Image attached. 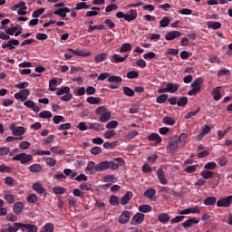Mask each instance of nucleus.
I'll use <instances>...</instances> for the list:
<instances>
[{
	"mask_svg": "<svg viewBox=\"0 0 232 232\" xmlns=\"http://www.w3.org/2000/svg\"><path fill=\"white\" fill-rule=\"evenodd\" d=\"M22 226V231H27V232H37L39 231V228L34 225V224H23L20 225Z\"/></svg>",
	"mask_w": 232,
	"mask_h": 232,
	"instance_id": "15",
	"label": "nucleus"
},
{
	"mask_svg": "<svg viewBox=\"0 0 232 232\" xmlns=\"http://www.w3.org/2000/svg\"><path fill=\"white\" fill-rule=\"evenodd\" d=\"M166 101H168V94H161L158 96L156 99V102H158V104H164Z\"/></svg>",
	"mask_w": 232,
	"mask_h": 232,
	"instance_id": "54",
	"label": "nucleus"
},
{
	"mask_svg": "<svg viewBox=\"0 0 232 232\" xmlns=\"http://www.w3.org/2000/svg\"><path fill=\"white\" fill-rule=\"evenodd\" d=\"M188 104V97L183 96L178 100V106L184 108Z\"/></svg>",
	"mask_w": 232,
	"mask_h": 232,
	"instance_id": "51",
	"label": "nucleus"
},
{
	"mask_svg": "<svg viewBox=\"0 0 232 232\" xmlns=\"http://www.w3.org/2000/svg\"><path fill=\"white\" fill-rule=\"evenodd\" d=\"M108 59L107 53H102L94 57L95 63H102V61H106Z\"/></svg>",
	"mask_w": 232,
	"mask_h": 232,
	"instance_id": "32",
	"label": "nucleus"
},
{
	"mask_svg": "<svg viewBox=\"0 0 232 232\" xmlns=\"http://www.w3.org/2000/svg\"><path fill=\"white\" fill-rule=\"evenodd\" d=\"M24 127H16L15 130H14L13 135L21 136L24 135Z\"/></svg>",
	"mask_w": 232,
	"mask_h": 232,
	"instance_id": "52",
	"label": "nucleus"
},
{
	"mask_svg": "<svg viewBox=\"0 0 232 232\" xmlns=\"http://www.w3.org/2000/svg\"><path fill=\"white\" fill-rule=\"evenodd\" d=\"M19 229H22V223H14V227L9 226L7 227L8 232H17Z\"/></svg>",
	"mask_w": 232,
	"mask_h": 232,
	"instance_id": "39",
	"label": "nucleus"
},
{
	"mask_svg": "<svg viewBox=\"0 0 232 232\" xmlns=\"http://www.w3.org/2000/svg\"><path fill=\"white\" fill-rule=\"evenodd\" d=\"M117 144H119V141H114V142H105L103 143V148H105V150H113V148L117 147Z\"/></svg>",
	"mask_w": 232,
	"mask_h": 232,
	"instance_id": "50",
	"label": "nucleus"
},
{
	"mask_svg": "<svg viewBox=\"0 0 232 232\" xmlns=\"http://www.w3.org/2000/svg\"><path fill=\"white\" fill-rule=\"evenodd\" d=\"M111 119V112L105 111L100 117V122H108Z\"/></svg>",
	"mask_w": 232,
	"mask_h": 232,
	"instance_id": "34",
	"label": "nucleus"
},
{
	"mask_svg": "<svg viewBox=\"0 0 232 232\" xmlns=\"http://www.w3.org/2000/svg\"><path fill=\"white\" fill-rule=\"evenodd\" d=\"M213 175H215V173L211 170L205 169L201 171V177L205 179V180H208V179H213Z\"/></svg>",
	"mask_w": 232,
	"mask_h": 232,
	"instance_id": "35",
	"label": "nucleus"
},
{
	"mask_svg": "<svg viewBox=\"0 0 232 232\" xmlns=\"http://www.w3.org/2000/svg\"><path fill=\"white\" fill-rule=\"evenodd\" d=\"M68 52H70L71 53H73V55H78L79 57H88V55H90V53H86L83 51H79V50H73V49H67Z\"/></svg>",
	"mask_w": 232,
	"mask_h": 232,
	"instance_id": "28",
	"label": "nucleus"
},
{
	"mask_svg": "<svg viewBox=\"0 0 232 232\" xmlns=\"http://www.w3.org/2000/svg\"><path fill=\"white\" fill-rule=\"evenodd\" d=\"M157 194V190L155 188H149L144 192V197L147 198H153L154 195Z\"/></svg>",
	"mask_w": 232,
	"mask_h": 232,
	"instance_id": "41",
	"label": "nucleus"
},
{
	"mask_svg": "<svg viewBox=\"0 0 232 232\" xmlns=\"http://www.w3.org/2000/svg\"><path fill=\"white\" fill-rule=\"evenodd\" d=\"M169 23H171V20H169V17L164 16L160 21V28H166V26L169 25Z\"/></svg>",
	"mask_w": 232,
	"mask_h": 232,
	"instance_id": "40",
	"label": "nucleus"
},
{
	"mask_svg": "<svg viewBox=\"0 0 232 232\" xmlns=\"http://www.w3.org/2000/svg\"><path fill=\"white\" fill-rule=\"evenodd\" d=\"M217 198L215 197H207L204 201L203 204H205L206 206H215V204H217Z\"/></svg>",
	"mask_w": 232,
	"mask_h": 232,
	"instance_id": "30",
	"label": "nucleus"
},
{
	"mask_svg": "<svg viewBox=\"0 0 232 232\" xmlns=\"http://www.w3.org/2000/svg\"><path fill=\"white\" fill-rule=\"evenodd\" d=\"M90 5L86 4V2H81L76 5L74 10H88L90 8Z\"/></svg>",
	"mask_w": 232,
	"mask_h": 232,
	"instance_id": "42",
	"label": "nucleus"
},
{
	"mask_svg": "<svg viewBox=\"0 0 232 232\" xmlns=\"http://www.w3.org/2000/svg\"><path fill=\"white\" fill-rule=\"evenodd\" d=\"M149 140H152L153 142H157V144H160L162 142V139L157 133H152L149 136Z\"/></svg>",
	"mask_w": 232,
	"mask_h": 232,
	"instance_id": "37",
	"label": "nucleus"
},
{
	"mask_svg": "<svg viewBox=\"0 0 232 232\" xmlns=\"http://www.w3.org/2000/svg\"><path fill=\"white\" fill-rule=\"evenodd\" d=\"M43 14H44V8L42 7L38 10L34 11L32 14V17H34V19H37V17H41Z\"/></svg>",
	"mask_w": 232,
	"mask_h": 232,
	"instance_id": "55",
	"label": "nucleus"
},
{
	"mask_svg": "<svg viewBox=\"0 0 232 232\" xmlns=\"http://www.w3.org/2000/svg\"><path fill=\"white\" fill-rule=\"evenodd\" d=\"M179 88H180V85H179L178 83L169 82L167 84V92L169 93H175V92L179 91Z\"/></svg>",
	"mask_w": 232,
	"mask_h": 232,
	"instance_id": "22",
	"label": "nucleus"
},
{
	"mask_svg": "<svg viewBox=\"0 0 232 232\" xmlns=\"http://www.w3.org/2000/svg\"><path fill=\"white\" fill-rule=\"evenodd\" d=\"M179 37H182L181 32L170 31L166 34L165 39H166V41H173L175 39H179Z\"/></svg>",
	"mask_w": 232,
	"mask_h": 232,
	"instance_id": "7",
	"label": "nucleus"
},
{
	"mask_svg": "<svg viewBox=\"0 0 232 232\" xmlns=\"http://www.w3.org/2000/svg\"><path fill=\"white\" fill-rule=\"evenodd\" d=\"M137 19V10L130 9L129 14H125V21L128 23H131V21H135Z\"/></svg>",
	"mask_w": 232,
	"mask_h": 232,
	"instance_id": "16",
	"label": "nucleus"
},
{
	"mask_svg": "<svg viewBox=\"0 0 232 232\" xmlns=\"http://www.w3.org/2000/svg\"><path fill=\"white\" fill-rule=\"evenodd\" d=\"M64 93H70V87H62L56 92V95H64Z\"/></svg>",
	"mask_w": 232,
	"mask_h": 232,
	"instance_id": "58",
	"label": "nucleus"
},
{
	"mask_svg": "<svg viewBox=\"0 0 232 232\" xmlns=\"http://www.w3.org/2000/svg\"><path fill=\"white\" fill-rule=\"evenodd\" d=\"M169 214L168 213H161L158 216V220L160 222V224H168L169 222Z\"/></svg>",
	"mask_w": 232,
	"mask_h": 232,
	"instance_id": "23",
	"label": "nucleus"
},
{
	"mask_svg": "<svg viewBox=\"0 0 232 232\" xmlns=\"http://www.w3.org/2000/svg\"><path fill=\"white\" fill-rule=\"evenodd\" d=\"M24 106H26V108H29L30 110L35 112L41 111V109L37 105H35V102H34V101L32 100L25 101L24 102Z\"/></svg>",
	"mask_w": 232,
	"mask_h": 232,
	"instance_id": "13",
	"label": "nucleus"
},
{
	"mask_svg": "<svg viewBox=\"0 0 232 232\" xmlns=\"http://www.w3.org/2000/svg\"><path fill=\"white\" fill-rule=\"evenodd\" d=\"M71 10L68 7L60 8L53 12L54 15H59L62 19H66V14H70Z\"/></svg>",
	"mask_w": 232,
	"mask_h": 232,
	"instance_id": "14",
	"label": "nucleus"
},
{
	"mask_svg": "<svg viewBox=\"0 0 232 232\" xmlns=\"http://www.w3.org/2000/svg\"><path fill=\"white\" fill-rule=\"evenodd\" d=\"M20 150H28L30 148V142L29 141H22L19 143Z\"/></svg>",
	"mask_w": 232,
	"mask_h": 232,
	"instance_id": "64",
	"label": "nucleus"
},
{
	"mask_svg": "<svg viewBox=\"0 0 232 232\" xmlns=\"http://www.w3.org/2000/svg\"><path fill=\"white\" fill-rule=\"evenodd\" d=\"M221 89L222 86H218L212 90L211 95L213 96L214 101H220V99H222V94L220 93Z\"/></svg>",
	"mask_w": 232,
	"mask_h": 232,
	"instance_id": "19",
	"label": "nucleus"
},
{
	"mask_svg": "<svg viewBox=\"0 0 232 232\" xmlns=\"http://www.w3.org/2000/svg\"><path fill=\"white\" fill-rule=\"evenodd\" d=\"M17 30H19L17 26L9 27L5 29V34H7V35H14Z\"/></svg>",
	"mask_w": 232,
	"mask_h": 232,
	"instance_id": "62",
	"label": "nucleus"
},
{
	"mask_svg": "<svg viewBox=\"0 0 232 232\" xmlns=\"http://www.w3.org/2000/svg\"><path fill=\"white\" fill-rule=\"evenodd\" d=\"M30 96V90L28 89H23L20 92L14 93V99L22 101V102H24L26 99Z\"/></svg>",
	"mask_w": 232,
	"mask_h": 232,
	"instance_id": "4",
	"label": "nucleus"
},
{
	"mask_svg": "<svg viewBox=\"0 0 232 232\" xmlns=\"http://www.w3.org/2000/svg\"><path fill=\"white\" fill-rule=\"evenodd\" d=\"M13 160H18L20 164L26 165L34 160V156L26 153H20L14 156Z\"/></svg>",
	"mask_w": 232,
	"mask_h": 232,
	"instance_id": "2",
	"label": "nucleus"
},
{
	"mask_svg": "<svg viewBox=\"0 0 232 232\" xmlns=\"http://www.w3.org/2000/svg\"><path fill=\"white\" fill-rule=\"evenodd\" d=\"M232 195L222 198L217 201L218 208H231Z\"/></svg>",
	"mask_w": 232,
	"mask_h": 232,
	"instance_id": "3",
	"label": "nucleus"
},
{
	"mask_svg": "<svg viewBox=\"0 0 232 232\" xmlns=\"http://www.w3.org/2000/svg\"><path fill=\"white\" fill-rule=\"evenodd\" d=\"M144 222V214L138 212L132 218L130 224L131 226H139V224H142Z\"/></svg>",
	"mask_w": 232,
	"mask_h": 232,
	"instance_id": "6",
	"label": "nucleus"
},
{
	"mask_svg": "<svg viewBox=\"0 0 232 232\" xmlns=\"http://www.w3.org/2000/svg\"><path fill=\"white\" fill-rule=\"evenodd\" d=\"M130 212L128 210H125L121 213V215L118 218L119 224H128L130 222Z\"/></svg>",
	"mask_w": 232,
	"mask_h": 232,
	"instance_id": "9",
	"label": "nucleus"
},
{
	"mask_svg": "<svg viewBox=\"0 0 232 232\" xmlns=\"http://www.w3.org/2000/svg\"><path fill=\"white\" fill-rule=\"evenodd\" d=\"M157 177L160 184H163V186H167L168 179H166V173L162 169H159L157 170Z\"/></svg>",
	"mask_w": 232,
	"mask_h": 232,
	"instance_id": "10",
	"label": "nucleus"
},
{
	"mask_svg": "<svg viewBox=\"0 0 232 232\" xmlns=\"http://www.w3.org/2000/svg\"><path fill=\"white\" fill-rule=\"evenodd\" d=\"M163 123L169 126H173L175 124V120L169 116L163 118Z\"/></svg>",
	"mask_w": 232,
	"mask_h": 232,
	"instance_id": "57",
	"label": "nucleus"
},
{
	"mask_svg": "<svg viewBox=\"0 0 232 232\" xmlns=\"http://www.w3.org/2000/svg\"><path fill=\"white\" fill-rule=\"evenodd\" d=\"M92 155H100V153H102V149L99 146H95L91 149Z\"/></svg>",
	"mask_w": 232,
	"mask_h": 232,
	"instance_id": "61",
	"label": "nucleus"
},
{
	"mask_svg": "<svg viewBox=\"0 0 232 232\" xmlns=\"http://www.w3.org/2000/svg\"><path fill=\"white\" fill-rule=\"evenodd\" d=\"M44 232H53V224L52 223H46L44 226Z\"/></svg>",
	"mask_w": 232,
	"mask_h": 232,
	"instance_id": "63",
	"label": "nucleus"
},
{
	"mask_svg": "<svg viewBox=\"0 0 232 232\" xmlns=\"http://www.w3.org/2000/svg\"><path fill=\"white\" fill-rule=\"evenodd\" d=\"M4 200L7 202V204H14L15 202V196L10 192H6L4 195Z\"/></svg>",
	"mask_w": 232,
	"mask_h": 232,
	"instance_id": "25",
	"label": "nucleus"
},
{
	"mask_svg": "<svg viewBox=\"0 0 232 232\" xmlns=\"http://www.w3.org/2000/svg\"><path fill=\"white\" fill-rule=\"evenodd\" d=\"M207 26L212 30H220V28H222V24H220V22L209 21L207 23Z\"/></svg>",
	"mask_w": 232,
	"mask_h": 232,
	"instance_id": "26",
	"label": "nucleus"
},
{
	"mask_svg": "<svg viewBox=\"0 0 232 232\" xmlns=\"http://www.w3.org/2000/svg\"><path fill=\"white\" fill-rule=\"evenodd\" d=\"M204 82V79L198 77L191 83V90L188 92V95L195 96L200 93V85Z\"/></svg>",
	"mask_w": 232,
	"mask_h": 232,
	"instance_id": "1",
	"label": "nucleus"
},
{
	"mask_svg": "<svg viewBox=\"0 0 232 232\" xmlns=\"http://www.w3.org/2000/svg\"><path fill=\"white\" fill-rule=\"evenodd\" d=\"M103 182H117V178L113 174L103 177Z\"/></svg>",
	"mask_w": 232,
	"mask_h": 232,
	"instance_id": "56",
	"label": "nucleus"
},
{
	"mask_svg": "<svg viewBox=\"0 0 232 232\" xmlns=\"http://www.w3.org/2000/svg\"><path fill=\"white\" fill-rule=\"evenodd\" d=\"M53 114L50 111H43L39 113L40 119H52Z\"/></svg>",
	"mask_w": 232,
	"mask_h": 232,
	"instance_id": "45",
	"label": "nucleus"
},
{
	"mask_svg": "<svg viewBox=\"0 0 232 232\" xmlns=\"http://www.w3.org/2000/svg\"><path fill=\"white\" fill-rule=\"evenodd\" d=\"M50 151L52 153H55L56 155H64V153H66V150H61V147L59 146L51 147Z\"/></svg>",
	"mask_w": 232,
	"mask_h": 232,
	"instance_id": "33",
	"label": "nucleus"
},
{
	"mask_svg": "<svg viewBox=\"0 0 232 232\" xmlns=\"http://www.w3.org/2000/svg\"><path fill=\"white\" fill-rule=\"evenodd\" d=\"M110 204L111 206H119V198L115 195L111 196Z\"/></svg>",
	"mask_w": 232,
	"mask_h": 232,
	"instance_id": "59",
	"label": "nucleus"
},
{
	"mask_svg": "<svg viewBox=\"0 0 232 232\" xmlns=\"http://www.w3.org/2000/svg\"><path fill=\"white\" fill-rule=\"evenodd\" d=\"M15 46H19V40L12 39L8 43L2 44L3 50H15Z\"/></svg>",
	"mask_w": 232,
	"mask_h": 232,
	"instance_id": "5",
	"label": "nucleus"
},
{
	"mask_svg": "<svg viewBox=\"0 0 232 232\" xmlns=\"http://www.w3.org/2000/svg\"><path fill=\"white\" fill-rule=\"evenodd\" d=\"M89 130H94L95 131H104L102 125L97 122L89 123Z\"/></svg>",
	"mask_w": 232,
	"mask_h": 232,
	"instance_id": "29",
	"label": "nucleus"
},
{
	"mask_svg": "<svg viewBox=\"0 0 232 232\" xmlns=\"http://www.w3.org/2000/svg\"><path fill=\"white\" fill-rule=\"evenodd\" d=\"M13 211L15 213V215H21V213L24 211V203L22 201L14 203L13 206Z\"/></svg>",
	"mask_w": 232,
	"mask_h": 232,
	"instance_id": "11",
	"label": "nucleus"
},
{
	"mask_svg": "<svg viewBox=\"0 0 232 232\" xmlns=\"http://www.w3.org/2000/svg\"><path fill=\"white\" fill-rule=\"evenodd\" d=\"M138 209L140 213H150L152 211V208L150 205H140Z\"/></svg>",
	"mask_w": 232,
	"mask_h": 232,
	"instance_id": "36",
	"label": "nucleus"
},
{
	"mask_svg": "<svg viewBox=\"0 0 232 232\" xmlns=\"http://www.w3.org/2000/svg\"><path fill=\"white\" fill-rule=\"evenodd\" d=\"M32 188H33L34 191L38 193V195H43V194H44V191H46V189H44V188H43V184H41V183H34V184H33Z\"/></svg>",
	"mask_w": 232,
	"mask_h": 232,
	"instance_id": "24",
	"label": "nucleus"
},
{
	"mask_svg": "<svg viewBox=\"0 0 232 232\" xmlns=\"http://www.w3.org/2000/svg\"><path fill=\"white\" fill-rule=\"evenodd\" d=\"M105 28H106V26H104V24L90 25L88 32H89V34H92V32H93V30H104Z\"/></svg>",
	"mask_w": 232,
	"mask_h": 232,
	"instance_id": "49",
	"label": "nucleus"
},
{
	"mask_svg": "<svg viewBox=\"0 0 232 232\" xmlns=\"http://www.w3.org/2000/svg\"><path fill=\"white\" fill-rule=\"evenodd\" d=\"M131 198H133V192L127 191L126 194L121 199V205L126 206V204H128V202H130Z\"/></svg>",
	"mask_w": 232,
	"mask_h": 232,
	"instance_id": "20",
	"label": "nucleus"
},
{
	"mask_svg": "<svg viewBox=\"0 0 232 232\" xmlns=\"http://www.w3.org/2000/svg\"><path fill=\"white\" fill-rule=\"evenodd\" d=\"M44 161L45 162V164L47 166H49L50 168H53V166H55V164H57V160H55L53 158H50V157H44Z\"/></svg>",
	"mask_w": 232,
	"mask_h": 232,
	"instance_id": "31",
	"label": "nucleus"
},
{
	"mask_svg": "<svg viewBox=\"0 0 232 232\" xmlns=\"http://www.w3.org/2000/svg\"><path fill=\"white\" fill-rule=\"evenodd\" d=\"M17 8H19L20 10H28V7L26 6V3L23 2V1H21L20 3L13 5L11 10H17Z\"/></svg>",
	"mask_w": 232,
	"mask_h": 232,
	"instance_id": "38",
	"label": "nucleus"
},
{
	"mask_svg": "<svg viewBox=\"0 0 232 232\" xmlns=\"http://www.w3.org/2000/svg\"><path fill=\"white\" fill-rule=\"evenodd\" d=\"M198 219L197 218H190L181 224L182 227L188 229V227H193L196 224H198Z\"/></svg>",
	"mask_w": 232,
	"mask_h": 232,
	"instance_id": "12",
	"label": "nucleus"
},
{
	"mask_svg": "<svg viewBox=\"0 0 232 232\" xmlns=\"http://www.w3.org/2000/svg\"><path fill=\"white\" fill-rule=\"evenodd\" d=\"M29 171H31V173H41V171H43V167L41 164L34 163L29 167Z\"/></svg>",
	"mask_w": 232,
	"mask_h": 232,
	"instance_id": "27",
	"label": "nucleus"
},
{
	"mask_svg": "<svg viewBox=\"0 0 232 232\" xmlns=\"http://www.w3.org/2000/svg\"><path fill=\"white\" fill-rule=\"evenodd\" d=\"M26 200L29 204H36L37 203V196L35 194H30L27 196Z\"/></svg>",
	"mask_w": 232,
	"mask_h": 232,
	"instance_id": "46",
	"label": "nucleus"
},
{
	"mask_svg": "<svg viewBox=\"0 0 232 232\" xmlns=\"http://www.w3.org/2000/svg\"><path fill=\"white\" fill-rule=\"evenodd\" d=\"M106 169H110V163L108 161H102L95 167V171H106Z\"/></svg>",
	"mask_w": 232,
	"mask_h": 232,
	"instance_id": "17",
	"label": "nucleus"
},
{
	"mask_svg": "<svg viewBox=\"0 0 232 232\" xmlns=\"http://www.w3.org/2000/svg\"><path fill=\"white\" fill-rule=\"evenodd\" d=\"M107 81H108V82L121 83V82H122V78L121 76L112 75V76H109Z\"/></svg>",
	"mask_w": 232,
	"mask_h": 232,
	"instance_id": "47",
	"label": "nucleus"
},
{
	"mask_svg": "<svg viewBox=\"0 0 232 232\" xmlns=\"http://www.w3.org/2000/svg\"><path fill=\"white\" fill-rule=\"evenodd\" d=\"M95 168H97L95 162L89 161L85 169V173H87V175H93V173H95Z\"/></svg>",
	"mask_w": 232,
	"mask_h": 232,
	"instance_id": "21",
	"label": "nucleus"
},
{
	"mask_svg": "<svg viewBox=\"0 0 232 232\" xmlns=\"http://www.w3.org/2000/svg\"><path fill=\"white\" fill-rule=\"evenodd\" d=\"M57 86V80L53 79L49 82V91L55 92V87Z\"/></svg>",
	"mask_w": 232,
	"mask_h": 232,
	"instance_id": "60",
	"label": "nucleus"
},
{
	"mask_svg": "<svg viewBox=\"0 0 232 232\" xmlns=\"http://www.w3.org/2000/svg\"><path fill=\"white\" fill-rule=\"evenodd\" d=\"M125 52H131V44H123L120 48V53H125Z\"/></svg>",
	"mask_w": 232,
	"mask_h": 232,
	"instance_id": "43",
	"label": "nucleus"
},
{
	"mask_svg": "<svg viewBox=\"0 0 232 232\" xmlns=\"http://www.w3.org/2000/svg\"><path fill=\"white\" fill-rule=\"evenodd\" d=\"M179 148V140L170 139L169 143L167 147L168 151L170 153L175 154L177 152V149Z\"/></svg>",
	"mask_w": 232,
	"mask_h": 232,
	"instance_id": "8",
	"label": "nucleus"
},
{
	"mask_svg": "<svg viewBox=\"0 0 232 232\" xmlns=\"http://www.w3.org/2000/svg\"><path fill=\"white\" fill-rule=\"evenodd\" d=\"M87 102L89 104H100L101 98H95L93 96H90V97L87 98Z\"/></svg>",
	"mask_w": 232,
	"mask_h": 232,
	"instance_id": "53",
	"label": "nucleus"
},
{
	"mask_svg": "<svg viewBox=\"0 0 232 232\" xmlns=\"http://www.w3.org/2000/svg\"><path fill=\"white\" fill-rule=\"evenodd\" d=\"M53 191L55 195H64V193H66V188L63 187H54Z\"/></svg>",
	"mask_w": 232,
	"mask_h": 232,
	"instance_id": "48",
	"label": "nucleus"
},
{
	"mask_svg": "<svg viewBox=\"0 0 232 232\" xmlns=\"http://www.w3.org/2000/svg\"><path fill=\"white\" fill-rule=\"evenodd\" d=\"M127 57H129L128 54L125 56H121V54H113L111 58V62L114 63H124Z\"/></svg>",
	"mask_w": 232,
	"mask_h": 232,
	"instance_id": "18",
	"label": "nucleus"
},
{
	"mask_svg": "<svg viewBox=\"0 0 232 232\" xmlns=\"http://www.w3.org/2000/svg\"><path fill=\"white\" fill-rule=\"evenodd\" d=\"M123 93L124 95H127V97H133L135 95V91L128 86H125L123 87Z\"/></svg>",
	"mask_w": 232,
	"mask_h": 232,
	"instance_id": "44",
	"label": "nucleus"
}]
</instances>
